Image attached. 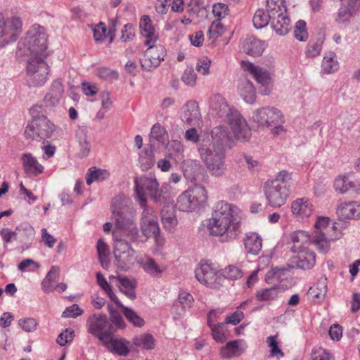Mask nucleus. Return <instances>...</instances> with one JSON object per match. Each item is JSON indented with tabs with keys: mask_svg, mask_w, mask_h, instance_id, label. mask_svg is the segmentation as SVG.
<instances>
[{
	"mask_svg": "<svg viewBox=\"0 0 360 360\" xmlns=\"http://www.w3.org/2000/svg\"><path fill=\"white\" fill-rule=\"evenodd\" d=\"M244 70L249 72L255 79L257 83L262 86H269L271 78L269 72L259 66H256L250 62H242Z\"/></svg>",
	"mask_w": 360,
	"mask_h": 360,
	"instance_id": "23",
	"label": "nucleus"
},
{
	"mask_svg": "<svg viewBox=\"0 0 360 360\" xmlns=\"http://www.w3.org/2000/svg\"><path fill=\"white\" fill-rule=\"evenodd\" d=\"M224 32V27L220 20L213 21L209 28L208 33L211 38L217 39Z\"/></svg>",
	"mask_w": 360,
	"mask_h": 360,
	"instance_id": "63",
	"label": "nucleus"
},
{
	"mask_svg": "<svg viewBox=\"0 0 360 360\" xmlns=\"http://www.w3.org/2000/svg\"><path fill=\"white\" fill-rule=\"evenodd\" d=\"M59 276L60 268L57 266H52L41 282V288L44 292L46 293H50L54 290V285L58 281Z\"/></svg>",
	"mask_w": 360,
	"mask_h": 360,
	"instance_id": "37",
	"label": "nucleus"
},
{
	"mask_svg": "<svg viewBox=\"0 0 360 360\" xmlns=\"http://www.w3.org/2000/svg\"><path fill=\"white\" fill-rule=\"evenodd\" d=\"M49 66L41 56L31 57L27 62V77L30 86L43 85L47 80Z\"/></svg>",
	"mask_w": 360,
	"mask_h": 360,
	"instance_id": "11",
	"label": "nucleus"
},
{
	"mask_svg": "<svg viewBox=\"0 0 360 360\" xmlns=\"http://www.w3.org/2000/svg\"><path fill=\"white\" fill-rule=\"evenodd\" d=\"M142 267L146 272L153 276H158L166 269L165 266H159L152 258H147L142 262Z\"/></svg>",
	"mask_w": 360,
	"mask_h": 360,
	"instance_id": "47",
	"label": "nucleus"
},
{
	"mask_svg": "<svg viewBox=\"0 0 360 360\" xmlns=\"http://www.w3.org/2000/svg\"><path fill=\"white\" fill-rule=\"evenodd\" d=\"M341 233L337 231L330 220L326 217H319L314 224L312 233V243L317 250L323 253L327 252L330 248V243L339 239Z\"/></svg>",
	"mask_w": 360,
	"mask_h": 360,
	"instance_id": "5",
	"label": "nucleus"
},
{
	"mask_svg": "<svg viewBox=\"0 0 360 360\" xmlns=\"http://www.w3.org/2000/svg\"><path fill=\"white\" fill-rule=\"evenodd\" d=\"M243 48L244 51L249 55L260 56L265 49V44L258 39L250 37L244 41Z\"/></svg>",
	"mask_w": 360,
	"mask_h": 360,
	"instance_id": "35",
	"label": "nucleus"
},
{
	"mask_svg": "<svg viewBox=\"0 0 360 360\" xmlns=\"http://www.w3.org/2000/svg\"><path fill=\"white\" fill-rule=\"evenodd\" d=\"M103 344L109 351L120 356H125L129 353L128 342L124 339H115L110 335V338Z\"/></svg>",
	"mask_w": 360,
	"mask_h": 360,
	"instance_id": "32",
	"label": "nucleus"
},
{
	"mask_svg": "<svg viewBox=\"0 0 360 360\" xmlns=\"http://www.w3.org/2000/svg\"><path fill=\"white\" fill-rule=\"evenodd\" d=\"M360 11V0H346L342 3L338 13V20L345 22Z\"/></svg>",
	"mask_w": 360,
	"mask_h": 360,
	"instance_id": "26",
	"label": "nucleus"
},
{
	"mask_svg": "<svg viewBox=\"0 0 360 360\" xmlns=\"http://www.w3.org/2000/svg\"><path fill=\"white\" fill-rule=\"evenodd\" d=\"M207 200V193L205 187L195 185L179 195L176 207L182 212H193L204 205Z\"/></svg>",
	"mask_w": 360,
	"mask_h": 360,
	"instance_id": "7",
	"label": "nucleus"
},
{
	"mask_svg": "<svg viewBox=\"0 0 360 360\" xmlns=\"http://www.w3.org/2000/svg\"><path fill=\"white\" fill-rule=\"evenodd\" d=\"M188 13L198 17H205L207 15V11L203 6V0H191L188 4Z\"/></svg>",
	"mask_w": 360,
	"mask_h": 360,
	"instance_id": "51",
	"label": "nucleus"
},
{
	"mask_svg": "<svg viewBox=\"0 0 360 360\" xmlns=\"http://www.w3.org/2000/svg\"><path fill=\"white\" fill-rule=\"evenodd\" d=\"M139 27L141 34L146 38L145 45L155 44L158 39V37L155 34V29L149 16L144 15L140 20Z\"/></svg>",
	"mask_w": 360,
	"mask_h": 360,
	"instance_id": "28",
	"label": "nucleus"
},
{
	"mask_svg": "<svg viewBox=\"0 0 360 360\" xmlns=\"http://www.w3.org/2000/svg\"><path fill=\"white\" fill-rule=\"evenodd\" d=\"M16 231L17 240L22 244V248H28L34 238V229L30 225H26L17 227Z\"/></svg>",
	"mask_w": 360,
	"mask_h": 360,
	"instance_id": "38",
	"label": "nucleus"
},
{
	"mask_svg": "<svg viewBox=\"0 0 360 360\" xmlns=\"http://www.w3.org/2000/svg\"><path fill=\"white\" fill-rule=\"evenodd\" d=\"M193 302V296L185 291L179 293L178 300L174 303L173 308L181 306L182 311H184L186 309L191 307Z\"/></svg>",
	"mask_w": 360,
	"mask_h": 360,
	"instance_id": "56",
	"label": "nucleus"
},
{
	"mask_svg": "<svg viewBox=\"0 0 360 360\" xmlns=\"http://www.w3.org/2000/svg\"><path fill=\"white\" fill-rule=\"evenodd\" d=\"M112 235L115 240L114 256L117 264L124 268L134 256V250L127 242L122 239L117 231H113Z\"/></svg>",
	"mask_w": 360,
	"mask_h": 360,
	"instance_id": "17",
	"label": "nucleus"
},
{
	"mask_svg": "<svg viewBox=\"0 0 360 360\" xmlns=\"http://www.w3.org/2000/svg\"><path fill=\"white\" fill-rule=\"evenodd\" d=\"M96 75L101 79L113 81L118 79V73L110 68L105 67H100L96 70Z\"/></svg>",
	"mask_w": 360,
	"mask_h": 360,
	"instance_id": "59",
	"label": "nucleus"
},
{
	"mask_svg": "<svg viewBox=\"0 0 360 360\" xmlns=\"http://www.w3.org/2000/svg\"><path fill=\"white\" fill-rule=\"evenodd\" d=\"M292 214L298 219L308 218L313 212L314 206L312 203L304 198H298L291 204Z\"/></svg>",
	"mask_w": 360,
	"mask_h": 360,
	"instance_id": "21",
	"label": "nucleus"
},
{
	"mask_svg": "<svg viewBox=\"0 0 360 360\" xmlns=\"http://www.w3.org/2000/svg\"><path fill=\"white\" fill-rule=\"evenodd\" d=\"M238 92L243 99L248 103L252 104L256 99V91L252 82L244 78L240 80Z\"/></svg>",
	"mask_w": 360,
	"mask_h": 360,
	"instance_id": "30",
	"label": "nucleus"
},
{
	"mask_svg": "<svg viewBox=\"0 0 360 360\" xmlns=\"http://www.w3.org/2000/svg\"><path fill=\"white\" fill-rule=\"evenodd\" d=\"M64 89L60 80L57 79L53 82L49 91L44 97V101L50 105H57L62 97Z\"/></svg>",
	"mask_w": 360,
	"mask_h": 360,
	"instance_id": "34",
	"label": "nucleus"
},
{
	"mask_svg": "<svg viewBox=\"0 0 360 360\" xmlns=\"http://www.w3.org/2000/svg\"><path fill=\"white\" fill-rule=\"evenodd\" d=\"M186 110L182 115V120L186 123L191 124L198 117V110L195 103L189 101L186 105Z\"/></svg>",
	"mask_w": 360,
	"mask_h": 360,
	"instance_id": "55",
	"label": "nucleus"
},
{
	"mask_svg": "<svg viewBox=\"0 0 360 360\" xmlns=\"http://www.w3.org/2000/svg\"><path fill=\"white\" fill-rule=\"evenodd\" d=\"M22 31V22L19 17L5 18L0 13V40L3 44L15 41Z\"/></svg>",
	"mask_w": 360,
	"mask_h": 360,
	"instance_id": "12",
	"label": "nucleus"
},
{
	"mask_svg": "<svg viewBox=\"0 0 360 360\" xmlns=\"http://www.w3.org/2000/svg\"><path fill=\"white\" fill-rule=\"evenodd\" d=\"M148 49L145 51L141 59V66L146 70L150 71L156 68L162 60H164V49L162 46H154V44L147 45Z\"/></svg>",
	"mask_w": 360,
	"mask_h": 360,
	"instance_id": "19",
	"label": "nucleus"
},
{
	"mask_svg": "<svg viewBox=\"0 0 360 360\" xmlns=\"http://www.w3.org/2000/svg\"><path fill=\"white\" fill-rule=\"evenodd\" d=\"M19 326L27 333H32L37 329L38 323L33 318L20 319L18 321Z\"/></svg>",
	"mask_w": 360,
	"mask_h": 360,
	"instance_id": "62",
	"label": "nucleus"
},
{
	"mask_svg": "<svg viewBox=\"0 0 360 360\" xmlns=\"http://www.w3.org/2000/svg\"><path fill=\"white\" fill-rule=\"evenodd\" d=\"M277 335L269 336L267 338V342L269 347L271 348L270 353L272 356H277L279 359L284 356L283 352L278 347V344L276 340Z\"/></svg>",
	"mask_w": 360,
	"mask_h": 360,
	"instance_id": "61",
	"label": "nucleus"
},
{
	"mask_svg": "<svg viewBox=\"0 0 360 360\" xmlns=\"http://www.w3.org/2000/svg\"><path fill=\"white\" fill-rule=\"evenodd\" d=\"M23 45L33 56H43L47 49V37L44 29L33 27L27 32Z\"/></svg>",
	"mask_w": 360,
	"mask_h": 360,
	"instance_id": "13",
	"label": "nucleus"
},
{
	"mask_svg": "<svg viewBox=\"0 0 360 360\" xmlns=\"http://www.w3.org/2000/svg\"><path fill=\"white\" fill-rule=\"evenodd\" d=\"M266 13L271 18V27L280 36L288 34L290 30V18L286 14L283 0H266Z\"/></svg>",
	"mask_w": 360,
	"mask_h": 360,
	"instance_id": "6",
	"label": "nucleus"
},
{
	"mask_svg": "<svg viewBox=\"0 0 360 360\" xmlns=\"http://www.w3.org/2000/svg\"><path fill=\"white\" fill-rule=\"evenodd\" d=\"M219 312L220 314L223 313V310L218 309H212L209 314H207V324L211 328L212 334L213 338L218 342H224L226 340V336L224 333L223 328L224 327V323H219L214 324L213 323L212 316L215 314L217 312Z\"/></svg>",
	"mask_w": 360,
	"mask_h": 360,
	"instance_id": "29",
	"label": "nucleus"
},
{
	"mask_svg": "<svg viewBox=\"0 0 360 360\" xmlns=\"http://www.w3.org/2000/svg\"><path fill=\"white\" fill-rule=\"evenodd\" d=\"M133 344L144 349H153L155 347L156 341L153 336L148 333H141L133 338Z\"/></svg>",
	"mask_w": 360,
	"mask_h": 360,
	"instance_id": "42",
	"label": "nucleus"
},
{
	"mask_svg": "<svg viewBox=\"0 0 360 360\" xmlns=\"http://www.w3.org/2000/svg\"><path fill=\"white\" fill-rule=\"evenodd\" d=\"M311 360H335L333 356L325 349L319 347L311 353Z\"/></svg>",
	"mask_w": 360,
	"mask_h": 360,
	"instance_id": "64",
	"label": "nucleus"
},
{
	"mask_svg": "<svg viewBox=\"0 0 360 360\" xmlns=\"http://www.w3.org/2000/svg\"><path fill=\"white\" fill-rule=\"evenodd\" d=\"M357 207L359 206L354 201L342 202L337 209V214L341 220L350 219L356 216Z\"/></svg>",
	"mask_w": 360,
	"mask_h": 360,
	"instance_id": "41",
	"label": "nucleus"
},
{
	"mask_svg": "<svg viewBox=\"0 0 360 360\" xmlns=\"http://www.w3.org/2000/svg\"><path fill=\"white\" fill-rule=\"evenodd\" d=\"M211 146H221L223 149L232 146L233 139L226 127L220 125L214 127L211 131Z\"/></svg>",
	"mask_w": 360,
	"mask_h": 360,
	"instance_id": "22",
	"label": "nucleus"
},
{
	"mask_svg": "<svg viewBox=\"0 0 360 360\" xmlns=\"http://www.w3.org/2000/svg\"><path fill=\"white\" fill-rule=\"evenodd\" d=\"M88 324L89 333L98 338L102 343L105 342L113 333L112 326L105 314L89 317Z\"/></svg>",
	"mask_w": 360,
	"mask_h": 360,
	"instance_id": "16",
	"label": "nucleus"
},
{
	"mask_svg": "<svg viewBox=\"0 0 360 360\" xmlns=\"http://www.w3.org/2000/svg\"><path fill=\"white\" fill-rule=\"evenodd\" d=\"M278 294V288L276 286H274L257 291L255 297L259 302L270 301L276 299Z\"/></svg>",
	"mask_w": 360,
	"mask_h": 360,
	"instance_id": "53",
	"label": "nucleus"
},
{
	"mask_svg": "<svg viewBox=\"0 0 360 360\" xmlns=\"http://www.w3.org/2000/svg\"><path fill=\"white\" fill-rule=\"evenodd\" d=\"M253 122L261 128H270L275 124H283L284 118L281 111L274 107H262L253 112Z\"/></svg>",
	"mask_w": 360,
	"mask_h": 360,
	"instance_id": "15",
	"label": "nucleus"
},
{
	"mask_svg": "<svg viewBox=\"0 0 360 360\" xmlns=\"http://www.w3.org/2000/svg\"><path fill=\"white\" fill-rule=\"evenodd\" d=\"M240 209L226 201L217 202L212 208L207 227L213 236L225 237V240L235 239L239 230Z\"/></svg>",
	"mask_w": 360,
	"mask_h": 360,
	"instance_id": "1",
	"label": "nucleus"
},
{
	"mask_svg": "<svg viewBox=\"0 0 360 360\" xmlns=\"http://www.w3.org/2000/svg\"><path fill=\"white\" fill-rule=\"evenodd\" d=\"M292 184V174L286 170L280 171L275 179L266 181L264 189L268 204L275 208L285 204L290 193Z\"/></svg>",
	"mask_w": 360,
	"mask_h": 360,
	"instance_id": "2",
	"label": "nucleus"
},
{
	"mask_svg": "<svg viewBox=\"0 0 360 360\" xmlns=\"http://www.w3.org/2000/svg\"><path fill=\"white\" fill-rule=\"evenodd\" d=\"M354 186V183L346 176L338 177L334 182L335 189L340 193H345Z\"/></svg>",
	"mask_w": 360,
	"mask_h": 360,
	"instance_id": "54",
	"label": "nucleus"
},
{
	"mask_svg": "<svg viewBox=\"0 0 360 360\" xmlns=\"http://www.w3.org/2000/svg\"><path fill=\"white\" fill-rule=\"evenodd\" d=\"M20 161L23 169L27 175L37 176L44 172V166L39 162L32 153H22L20 157Z\"/></svg>",
	"mask_w": 360,
	"mask_h": 360,
	"instance_id": "24",
	"label": "nucleus"
},
{
	"mask_svg": "<svg viewBox=\"0 0 360 360\" xmlns=\"http://www.w3.org/2000/svg\"><path fill=\"white\" fill-rule=\"evenodd\" d=\"M292 243L291 247L292 252H300V250L307 248V245L310 242L312 243V236L310 237L306 232L303 231H297L290 235Z\"/></svg>",
	"mask_w": 360,
	"mask_h": 360,
	"instance_id": "31",
	"label": "nucleus"
},
{
	"mask_svg": "<svg viewBox=\"0 0 360 360\" xmlns=\"http://www.w3.org/2000/svg\"><path fill=\"white\" fill-rule=\"evenodd\" d=\"M42 108L34 105L30 109L32 120L25 130L26 139L40 141L49 139L55 131V125L44 115H40Z\"/></svg>",
	"mask_w": 360,
	"mask_h": 360,
	"instance_id": "4",
	"label": "nucleus"
},
{
	"mask_svg": "<svg viewBox=\"0 0 360 360\" xmlns=\"http://www.w3.org/2000/svg\"><path fill=\"white\" fill-rule=\"evenodd\" d=\"M243 275L242 270L234 265H229L223 269L222 277L230 280H237L240 278Z\"/></svg>",
	"mask_w": 360,
	"mask_h": 360,
	"instance_id": "58",
	"label": "nucleus"
},
{
	"mask_svg": "<svg viewBox=\"0 0 360 360\" xmlns=\"http://www.w3.org/2000/svg\"><path fill=\"white\" fill-rule=\"evenodd\" d=\"M217 271V267L214 264L205 262L200 263L195 271V275L200 283L217 289L221 287L224 281V278Z\"/></svg>",
	"mask_w": 360,
	"mask_h": 360,
	"instance_id": "14",
	"label": "nucleus"
},
{
	"mask_svg": "<svg viewBox=\"0 0 360 360\" xmlns=\"http://www.w3.org/2000/svg\"><path fill=\"white\" fill-rule=\"evenodd\" d=\"M161 221L165 229L173 232L178 224L175 207L172 204L165 205L161 210Z\"/></svg>",
	"mask_w": 360,
	"mask_h": 360,
	"instance_id": "25",
	"label": "nucleus"
},
{
	"mask_svg": "<svg viewBox=\"0 0 360 360\" xmlns=\"http://www.w3.org/2000/svg\"><path fill=\"white\" fill-rule=\"evenodd\" d=\"M136 213L131 209L121 212H114L112 218L115 220V229L113 231H117L119 235L122 233L132 242L139 238V229L135 220Z\"/></svg>",
	"mask_w": 360,
	"mask_h": 360,
	"instance_id": "10",
	"label": "nucleus"
},
{
	"mask_svg": "<svg viewBox=\"0 0 360 360\" xmlns=\"http://www.w3.org/2000/svg\"><path fill=\"white\" fill-rule=\"evenodd\" d=\"M228 120L232 131L238 140L248 141L252 135L251 129L246 120L241 116L238 110H234Z\"/></svg>",
	"mask_w": 360,
	"mask_h": 360,
	"instance_id": "18",
	"label": "nucleus"
},
{
	"mask_svg": "<svg viewBox=\"0 0 360 360\" xmlns=\"http://www.w3.org/2000/svg\"><path fill=\"white\" fill-rule=\"evenodd\" d=\"M254 26L257 29H261L266 27L269 23L271 25V18L269 17V14L266 10L258 9L255 12L253 19Z\"/></svg>",
	"mask_w": 360,
	"mask_h": 360,
	"instance_id": "48",
	"label": "nucleus"
},
{
	"mask_svg": "<svg viewBox=\"0 0 360 360\" xmlns=\"http://www.w3.org/2000/svg\"><path fill=\"white\" fill-rule=\"evenodd\" d=\"M115 304L122 309V312L127 320L131 323L134 326L141 327L144 324V320L139 316L133 309L124 306L120 301Z\"/></svg>",
	"mask_w": 360,
	"mask_h": 360,
	"instance_id": "44",
	"label": "nucleus"
},
{
	"mask_svg": "<svg viewBox=\"0 0 360 360\" xmlns=\"http://www.w3.org/2000/svg\"><path fill=\"white\" fill-rule=\"evenodd\" d=\"M240 340H234L228 342L225 347L221 349V355L224 358L231 359L240 354L239 350Z\"/></svg>",
	"mask_w": 360,
	"mask_h": 360,
	"instance_id": "50",
	"label": "nucleus"
},
{
	"mask_svg": "<svg viewBox=\"0 0 360 360\" xmlns=\"http://www.w3.org/2000/svg\"><path fill=\"white\" fill-rule=\"evenodd\" d=\"M184 148L181 142L179 141H172L168 146L169 156L174 159L176 162L184 161Z\"/></svg>",
	"mask_w": 360,
	"mask_h": 360,
	"instance_id": "43",
	"label": "nucleus"
},
{
	"mask_svg": "<svg viewBox=\"0 0 360 360\" xmlns=\"http://www.w3.org/2000/svg\"><path fill=\"white\" fill-rule=\"evenodd\" d=\"M243 243L247 252L253 255H258L262 246V238L255 233L246 234Z\"/></svg>",
	"mask_w": 360,
	"mask_h": 360,
	"instance_id": "33",
	"label": "nucleus"
},
{
	"mask_svg": "<svg viewBox=\"0 0 360 360\" xmlns=\"http://www.w3.org/2000/svg\"><path fill=\"white\" fill-rule=\"evenodd\" d=\"M335 53H329L326 54L323 60L322 61V70L326 73H332L338 70V63L337 60H334Z\"/></svg>",
	"mask_w": 360,
	"mask_h": 360,
	"instance_id": "52",
	"label": "nucleus"
},
{
	"mask_svg": "<svg viewBox=\"0 0 360 360\" xmlns=\"http://www.w3.org/2000/svg\"><path fill=\"white\" fill-rule=\"evenodd\" d=\"M323 42V41L321 38L318 39L316 41L310 42L308 44L306 51L307 56L309 58H314L319 55L322 48Z\"/></svg>",
	"mask_w": 360,
	"mask_h": 360,
	"instance_id": "60",
	"label": "nucleus"
},
{
	"mask_svg": "<svg viewBox=\"0 0 360 360\" xmlns=\"http://www.w3.org/2000/svg\"><path fill=\"white\" fill-rule=\"evenodd\" d=\"M150 143L153 147L158 143H164L168 139L167 133L160 124H155L150 131Z\"/></svg>",
	"mask_w": 360,
	"mask_h": 360,
	"instance_id": "40",
	"label": "nucleus"
},
{
	"mask_svg": "<svg viewBox=\"0 0 360 360\" xmlns=\"http://www.w3.org/2000/svg\"><path fill=\"white\" fill-rule=\"evenodd\" d=\"M141 207L143 209L140 219L141 234L139 233V238L135 239V243H145L150 237H153L158 242L160 229L157 215L148 206Z\"/></svg>",
	"mask_w": 360,
	"mask_h": 360,
	"instance_id": "8",
	"label": "nucleus"
},
{
	"mask_svg": "<svg viewBox=\"0 0 360 360\" xmlns=\"http://www.w3.org/2000/svg\"><path fill=\"white\" fill-rule=\"evenodd\" d=\"M96 280L98 285L107 294L108 297L115 304L119 302V299L114 293L112 286L108 283L107 280L104 278L101 272L96 274Z\"/></svg>",
	"mask_w": 360,
	"mask_h": 360,
	"instance_id": "49",
	"label": "nucleus"
},
{
	"mask_svg": "<svg viewBox=\"0 0 360 360\" xmlns=\"http://www.w3.org/2000/svg\"><path fill=\"white\" fill-rule=\"evenodd\" d=\"M327 292V278L325 277L321 278L316 284L311 287L309 290V294L316 299H322L325 297Z\"/></svg>",
	"mask_w": 360,
	"mask_h": 360,
	"instance_id": "45",
	"label": "nucleus"
},
{
	"mask_svg": "<svg viewBox=\"0 0 360 360\" xmlns=\"http://www.w3.org/2000/svg\"><path fill=\"white\" fill-rule=\"evenodd\" d=\"M297 255L293 258L292 262L296 264L298 268L302 269H309L315 264V253L309 250L308 248L300 250V252H295Z\"/></svg>",
	"mask_w": 360,
	"mask_h": 360,
	"instance_id": "27",
	"label": "nucleus"
},
{
	"mask_svg": "<svg viewBox=\"0 0 360 360\" xmlns=\"http://www.w3.org/2000/svg\"><path fill=\"white\" fill-rule=\"evenodd\" d=\"M87 133V129L84 127H79L76 131V140L80 147L79 155L82 158L87 156L90 152V144Z\"/></svg>",
	"mask_w": 360,
	"mask_h": 360,
	"instance_id": "39",
	"label": "nucleus"
},
{
	"mask_svg": "<svg viewBox=\"0 0 360 360\" xmlns=\"http://www.w3.org/2000/svg\"><path fill=\"white\" fill-rule=\"evenodd\" d=\"M210 108L213 115L226 117L227 120L231 117L230 115L236 110L230 108L225 98L219 94H216L210 98Z\"/></svg>",
	"mask_w": 360,
	"mask_h": 360,
	"instance_id": "20",
	"label": "nucleus"
},
{
	"mask_svg": "<svg viewBox=\"0 0 360 360\" xmlns=\"http://www.w3.org/2000/svg\"><path fill=\"white\" fill-rule=\"evenodd\" d=\"M136 199L140 207L148 206L146 192L155 201L160 200L161 191L157 179L153 176H142L134 180Z\"/></svg>",
	"mask_w": 360,
	"mask_h": 360,
	"instance_id": "9",
	"label": "nucleus"
},
{
	"mask_svg": "<svg viewBox=\"0 0 360 360\" xmlns=\"http://www.w3.org/2000/svg\"><path fill=\"white\" fill-rule=\"evenodd\" d=\"M110 176V173L102 169H96V167H91L86 174V184L90 185L92 182L98 181H103L107 179Z\"/></svg>",
	"mask_w": 360,
	"mask_h": 360,
	"instance_id": "46",
	"label": "nucleus"
},
{
	"mask_svg": "<svg viewBox=\"0 0 360 360\" xmlns=\"http://www.w3.org/2000/svg\"><path fill=\"white\" fill-rule=\"evenodd\" d=\"M117 279L119 282L117 286L120 291L130 300H135L136 297L135 289L137 285L136 280L124 276H118Z\"/></svg>",
	"mask_w": 360,
	"mask_h": 360,
	"instance_id": "36",
	"label": "nucleus"
},
{
	"mask_svg": "<svg viewBox=\"0 0 360 360\" xmlns=\"http://www.w3.org/2000/svg\"><path fill=\"white\" fill-rule=\"evenodd\" d=\"M200 158L211 175L221 176L224 174L225 153L221 146H211L209 139H202L198 145Z\"/></svg>",
	"mask_w": 360,
	"mask_h": 360,
	"instance_id": "3",
	"label": "nucleus"
},
{
	"mask_svg": "<svg viewBox=\"0 0 360 360\" xmlns=\"http://www.w3.org/2000/svg\"><path fill=\"white\" fill-rule=\"evenodd\" d=\"M294 36L300 41H307L308 39V32L306 29V22L304 20H300L296 22L294 30Z\"/></svg>",
	"mask_w": 360,
	"mask_h": 360,
	"instance_id": "57",
	"label": "nucleus"
}]
</instances>
